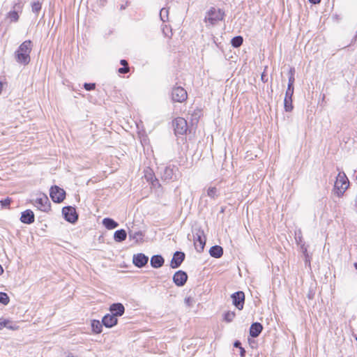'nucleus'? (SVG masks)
Here are the masks:
<instances>
[{
  "instance_id": "1",
  "label": "nucleus",
  "mask_w": 357,
  "mask_h": 357,
  "mask_svg": "<svg viewBox=\"0 0 357 357\" xmlns=\"http://www.w3.org/2000/svg\"><path fill=\"white\" fill-rule=\"evenodd\" d=\"M32 50L31 40L23 42L15 52L16 61L22 65H27L31 60L30 53Z\"/></svg>"
},
{
  "instance_id": "2",
  "label": "nucleus",
  "mask_w": 357,
  "mask_h": 357,
  "mask_svg": "<svg viewBox=\"0 0 357 357\" xmlns=\"http://www.w3.org/2000/svg\"><path fill=\"white\" fill-rule=\"evenodd\" d=\"M349 185V180L344 172H340L335 182V189L338 196L342 195Z\"/></svg>"
},
{
  "instance_id": "3",
  "label": "nucleus",
  "mask_w": 357,
  "mask_h": 357,
  "mask_svg": "<svg viewBox=\"0 0 357 357\" xmlns=\"http://www.w3.org/2000/svg\"><path fill=\"white\" fill-rule=\"evenodd\" d=\"M224 13L220 9L211 8L207 13L205 17L206 22H208L211 25H214L219 21L223 20Z\"/></svg>"
},
{
  "instance_id": "4",
  "label": "nucleus",
  "mask_w": 357,
  "mask_h": 357,
  "mask_svg": "<svg viewBox=\"0 0 357 357\" xmlns=\"http://www.w3.org/2000/svg\"><path fill=\"white\" fill-rule=\"evenodd\" d=\"M172 123L176 135H183L186 132L188 126L185 119L181 117L176 118Z\"/></svg>"
},
{
  "instance_id": "5",
  "label": "nucleus",
  "mask_w": 357,
  "mask_h": 357,
  "mask_svg": "<svg viewBox=\"0 0 357 357\" xmlns=\"http://www.w3.org/2000/svg\"><path fill=\"white\" fill-rule=\"evenodd\" d=\"M50 195L53 202L60 203L65 199L66 192L63 189L54 185L50 188Z\"/></svg>"
},
{
  "instance_id": "6",
  "label": "nucleus",
  "mask_w": 357,
  "mask_h": 357,
  "mask_svg": "<svg viewBox=\"0 0 357 357\" xmlns=\"http://www.w3.org/2000/svg\"><path fill=\"white\" fill-rule=\"evenodd\" d=\"M172 98L174 102H183L187 99L188 94L183 87L177 86L172 89Z\"/></svg>"
},
{
  "instance_id": "7",
  "label": "nucleus",
  "mask_w": 357,
  "mask_h": 357,
  "mask_svg": "<svg viewBox=\"0 0 357 357\" xmlns=\"http://www.w3.org/2000/svg\"><path fill=\"white\" fill-rule=\"evenodd\" d=\"M33 205L42 211H47L50 208L48 197L43 194L33 202Z\"/></svg>"
},
{
  "instance_id": "8",
  "label": "nucleus",
  "mask_w": 357,
  "mask_h": 357,
  "mask_svg": "<svg viewBox=\"0 0 357 357\" xmlns=\"http://www.w3.org/2000/svg\"><path fill=\"white\" fill-rule=\"evenodd\" d=\"M231 298L232 299L233 304L236 306L238 310H242L243 308L244 301H245V294L243 291H239L234 293Z\"/></svg>"
},
{
  "instance_id": "9",
  "label": "nucleus",
  "mask_w": 357,
  "mask_h": 357,
  "mask_svg": "<svg viewBox=\"0 0 357 357\" xmlns=\"http://www.w3.org/2000/svg\"><path fill=\"white\" fill-rule=\"evenodd\" d=\"M62 213L65 219L69 222H75L77 220L75 209L72 206H66L62 209Z\"/></svg>"
},
{
  "instance_id": "10",
  "label": "nucleus",
  "mask_w": 357,
  "mask_h": 357,
  "mask_svg": "<svg viewBox=\"0 0 357 357\" xmlns=\"http://www.w3.org/2000/svg\"><path fill=\"white\" fill-rule=\"evenodd\" d=\"M188 280V275L183 271H178L173 276V281L178 287L183 286Z\"/></svg>"
},
{
  "instance_id": "11",
  "label": "nucleus",
  "mask_w": 357,
  "mask_h": 357,
  "mask_svg": "<svg viewBox=\"0 0 357 357\" xmlns=\"http://www.w3.org/2000/svg\"><path fill=\"white\" fill-rule=\"evenodd\" d=\"M148 261L149 257L144 254L139 253L133 255L132 262L137 267L142 268L144 266Z\"/></svg>"
},
{
  "instance_id": "12",
  "label": "nucleus",
  "mask_w": 357,
  "mask_h": 357,
  "mask_svg": "<svg viewBox=\"0 0 357 357\" xmlns=\"http://www.w3.org/2000/svg\"><path fill=\"white\" fill-rule=\"evenodd\" d=\"M294 94V89H287L285 97L284 100V106L286 112H291L293 109L292 105V96Z\"/></svg>"
},
{
  "instance_id": "13",
  "label": "nucleus",
  "mask_w": 357,
  "mask_h": 357,
  "mask_svg": "<svg viewBox=\"0 0 357 357\" xmlns=\"http://www.w3.org/2000/svg\"><path fill=\"white\" fill-rule=\"evenodd\" d=\"M185 259V254L182 252H176L174 255V257L171 261V267L172 268H176L180 266L181 263Z\"/></svg>"
},
{
  "instance_id": "14",
  "label": "nucleus",
  "mask_w": 357,
  "mask_h": 357,
  "mask_svg": "<svg viewBox=\"0 0 357 357\" xmlns=\"http://www.w3.org/2000/svg\"><path fill=\"white\" fill-rule=\"evenodd\" d=\"M128 236L130 239L135 241V243L142 242L144 236V234L142 231L134 229L133 227L128 230Z\"/></svg>"
},
{
  "instance_id": "15",
  "label": "nucleus",
  "mask_w": 357,
  "mask_h": 357,
  "mask_svg": "<svg viewBox=\"0 0 357 357\" xmlns=\"http://www.w3.org/2000/svg\"><path fill=\"white\" fill-rule=\"evenodd\" d=\"M34 214L31 210H26L22 213L20 220L25 224H31L34 222Z\"/></svg>"
},
{
  "instance_id": "16",
  "label": "nucleus",
  "mask_w": 357,
  "mask_h": 357,
  "mask_svg": "<svg viewBox=\"0 0 357 357\" xmlns=\"http://www.w3.org/2000/svg\"><path fill=\"white\" fill-rule=\"evenodd\" d=\"M109 310L112 312V314L116 317L123 314L125 307L121 303H114L110 306Z\"/></svg>"
},
{
  "instance_id": "17",
  "label": "nucleus",
  "mask_w": 357,
  "mask_h": 357,
  "mask_svg": "<svg viewBox=\"0 0 357 357\" xmlns=\"http://www.w3.org/2000/svg\"><path fill=\"white\" fill-rule=\"evenodd\" d=\"M117 321L118 319L115 316L107 314L103 317L102 323L106 327L111 328L117 324Z\"/></svg>"
},
{
  "instance_id": "18",
  "label": "nucleus",
  "mask_w": 357,
  "mask_h": 357,
  "mask_svg": "<svg viewBox=\"0 0 357 357\" xmlns=\"http://www.w3.org/2000/svg\"><path fill=\"white\" fill-rule=\"evenodd\" d=\"M263 329V326L260 323L255 322L252 324L250 328V335L253 337H257L259 335L261 331Z\"/></svg>"
},
{
  "instance_id": "19",
  "label": "nucleus",
  "mask_w": 357,
  "mask_h": 357,
  "mask_svg": "<svg viewBox=\"0 0 357 357\" xmlns=\"http://www.w3.org/2000/svg\"><path fill=\"white\" fill-rule=\"evenodd\" d=\"M164 261V259L161 255H154L151 258V265L155 268L161 267Z\"/></svg>"
},
{
  "instance_id": "20",
  "label": "nucleus",
  "mask_w": 357,
  "mask_h": 357,
  "mask_svg": "<svg viewBox=\"0 0 357 357\" xmlns=\"http://www.w3.org/2000/svg\"><path fill=\"white\" fill-rule=\"evenodd\" d=\"M161 177L165 181H169L173 178L174 171L170 167H165L160 172Z\"/></svg>"
},
{
  "instance_id": "21",
  "label": "nucleus",
  "mask_w": 357,
  "mask_h": 357,
  "mask_svg": "<svg viewBox=\"0 0 357 357\" xmlns=\"http://www.w3.org/2000/svg\"><path fill=\"white\" fill-rule=\"evenodd\" d=\"M205 245V240L199 234H197V237L195 239V247L198 252H202Z\"/></svg>"
},
{
  "instance_id": "22",
  "label": "nucleus",
  "mask_w": 357,
  "mask_h": 357,
  "mask_svg": "<svg viewBox=\"0 0 357 357\" xmlns=\"http://www.w3.org/2000/svg\"><path fill=\"white\" fill-rule=\"evenodd\" d=\"M211 256L220 258L223 255V249L219 245L212 246L209 250Z\"/></svg>"
},
{
  "instance_id": "23",
  "label": "nucleus",
  "mask_w": 357,
  "mask_h": 357,
  "mask_svg": "<svg viewBox=\"0 0 357 357\" xmlns=\"http://www.w3.org/2000/svg\"><path fill=\"white\" fill-rule=\"evenodd\" d=\"M102 225L107 229H113L118 227V223L115 222L113 219L109 218H105L102 220Z\"/></svg>"
},
{
  "instance_id": "24",
  "label": "nucleus",
  "mask_w": 357,
  "mask_h": 357,
  "mask_svg": "<svg viewBox=\"0 0 357 357\" xmlns=\"http://www.w3.org/2000/svg\"><path fill=\"white\" fill-rule=\"evenodd\" d=\"M127 234L124 229L117 230L114 232V238L116 242H122L126 238Z\"/></svg>"
},
{
  "instance_id": "25",
  "label": "nucleus",
  "mask_w": 357,
  "mask_h": 357,
  "mask_svg": "<svg viewBox=\"0 0 357 357\" xmlns=\"http://www.w3.org/2000/svg\"><path fill=\"white\" fill-rule=\"evenodd\" d=\"M295 69L294 68H291L289 71V81H288V89H294V84L295 82Z\"/></svg>"
},
{
  "instance_id": "26",
  "label": "nucleus",
  "mask_w": 357,
  "mask_h": 357,
  "mask_svg": "<svg viewBox=\"0 0 357 357\" xmlns=\"http://www.w3.org/2000/svg\"><path fill=\"white\" fill-rule=\"evenodd\" d=\"M102 324L98 320H93L91 322V328L94 333H100L102 331Z\"/></svg>"
},
{
  "instance_id": "27",
  "label": "nucleus",
  "mask_w": 357,
  "mask_h": 357,
  "mask_svg": "<svg viewBox=\"0 0 357 357\" xmlns=\"http://www.w3.org/2000/svg\"><path fill=\"white\" fill-rule=\"evenodd\" d=\"M243 39L241 36L234 37L231 40V44L234 47H238L243 43Z\"/></svg>"
},
{
  "instance_id": "28",
  "label": "nucleus",
  "mask_w": 357,
  "mask_h": 357,
  "mask_svg": "<svg viewBox=\"0 0 357 357\" xmlns=\"http://www.w3.org/2000/svg\"><path fill=\"white\" fill-rule=\"evenodd\" d=\"M207 195L212 199H215L218 196V189L215 187H209L207 190Z\"/></svg>"
},
{
  "instance_id": "29",
  "label": "nucleus",
  "mask_w": 357,
  "mask_h": 357,
  "mask_svg": "<svg viewBox=\"0 0 357 357\" xmlns=\"http://www.w3.org/2000/svg\"><path fill=\"white\" fill-rule=\"evenodd\" d=\"M169 10L165 8H162L160 11V17L162 22L168 21Z\"/></svg>"
},
{
  "instance_id": "30",
  "label": "nucleus",
  "mask_w": 357,
  "mask_h": 357,
  "mask_svg": "<svg viewBox=\"0 0 357 357\" xmlns=\"http://www.w3.org/2000/svg\"><path fill=\"white\" fill-rule=\"evenodd\" d=\"M234 312L228 311L224 314V320L227 322H231L235 317Z\"/></svg>"
},
{
  "instance_id": "31",
  "label": "nucleus",
  "mask_w": 357,
  "mask_h": 357,
  "mask_svg": "<svg viewBox=\"0 0 357 357\" xmlns=\"http://www.w3.org/2000/svg\"><path fill=\"white\" fill-rule=\"evenodd\" d=\"M7 17L10 19V22H17L19 20V15L15 10L10 11L7 15Z\"/></svg>"
},
{
  "instance_id": "32",
  "label": "nucleus",
  "mask_w": 357,
  "mask_h": 357,
  "mask_svg": "<svg viewBox=\"0 0 357 357\" xmlns=\"http://www.w3.org/2000/svg\"><path fill=\"white\" fill-rule=\"evenodd\" d=\"M32 11L38 13L41 9V3L39 1H34L31 3Z\"/></svg>"
},
{
  "instance_id": "33",
  "label": "nucleus",
  "mask_w": 357,
  "mask_h": 357,
  "mask_svg": "<svg viewBox=\"0 0 357 357\" xmlns=\"http://www.w3.org/2000/svg\"><path fill=\"white\" fill-rule=\"evenodd\" d=\"M9 297L7 294L4 292H0V303L3 305H7L9 303Z\"/></svg>"
},
{
  "instance_id": "34",
  "label": "nucleus",
  "mask_w": 357,
  "mask_h": 357,
  "mask_svg": "<svg viewBox=\"0 0 357 357\" xmlns=\"http://www.w3.org/2000/svg\"><path fill=\"white\" fill-rule=\"evenodd\" d=\"M8 324H10V320L1 318L0 319V330L8 326Z\"/></svg>"
},
{
  "instance_id": "35",
  "label": "nucleus",
  "mask_w": 357,
  "mask_h": 357,
  "mask_svg": "<svg viewBox=\"0 0 357 357\" xmlns=\"http://www.w3.org/2000/svg\"><path fill=\"white\" fill-rule=\"evenodd\" d=\"M84 86L86 90L91 91L95 89L96 84L94 83H85Z\"/></svg>"
},
{
  "instance_id": "36",
  "label": "nucleus",
  "mask_w": 357,
  "mask_h": 357,
  "mask_svg": "<svg viewBox=\"0 0 357 357\" xmlns=\"http://www.w3.org/2000/svg\"><path fill=\"white\" fill-rule=\"evenodd\" d=\"M6 328L12 331H16L19 329V326H17L15 324H13L11 321L10 324H8V326H6Z\"/></svg>"
},
{
  "instance_id": "37",
  "label": "nucleus",
  "mask_w": 357,
  "mask_h": 357,
  "mask_svg": "<svg viewBox=\"0 0 357 357\" xmlns=\"http://www.w3.org/2000/svg\"><path fill=\"white\" fill-rule=\"evenodd\" d=\"M1 206L3 207H7L10 204V199L9 198L1 200Z\"/></svg>"
},
{
  "instance_id": "38",
  "label": "nucleus",
  "mask_w": 357,
  "mask_h": 357,
  "mask_svg": "<svg viewBox=\"0 0 357 357\" xmlns=\"http://www.w3.org/2000/svg\"><path fill=\"white\" fill-rule=\"evenodd\" d=\"M193 303H194V300H193L192 298L187 297V298H185V303L188 306H192L193 305Z\"/></svg>"
},
{
  "instance_id": "39",
  "label": "nucleus",
  "mask_w": 357,
  "mask_h": 357,
  "mask_svg": "<svg viewBox=\"0 0 357 357\" xmlns=\"http://www.w3.org/2000/svg\"><path fill=\"white\" fill-rule=\"evenodd\" d=\"M129 70H130L129 67H124L123 66V68H120L118 71H119V73H122L123 74V73H128Z\"/></svg>"
},
{
  "instance_id": "40",
  "label": "nucleus",
  "mask_w": 357,
  "mask_h": 357,
  "mask_svg": "<svg viewBox=\"0 0 357 357\" xmlns=\"http://www.w3.org/2000/svg\"><path fill=\"white\" fill-rule=\"evenodd\" d=\"M120 63H121L122 66H123L124 67H128V63L127 61H126V60H125V59H121V61H120Z\"/></svg>"
},
{
  "instance_id": "41",
  "label": "nucleus",
  "mask_w": 357,
  "mask_h": 357,
  "mask_svg": "<svg viewBox=\"0 0 357 357\" xmlns=\"http://www.w3.org/2000/svg\"><path fill=\"white\" fill-rule=\"evenodd\" d=\"M245 349L243 347H240V355L241 357L245 356Z\"/></svg>"
},
{
  "instance_id": "42",
  "label": "nucleus",
  "mask_w": 357,
  "mask_h": 357,
  "mask_svg": "<svg viewBox=\"0 0 357 357\" xmlns=\"http://www.w3.org/2000/svg\"><path fill=\"white\" fill-rule=\"evenodd\" d=\"M241 342H240L239 341H236V342H234V346L235 347H237V348H239V349H240V347H241Z\"/></svg>"
},
{
  "instance_id": "43",
  "label": "nucleus",
  "mask_w": 357,
  "mask_h": 357,
  "mask_svg": "<svg viewBox=\"0 0 357 357\" xmlns=\"http://www.w3.org/2000/svg\"><path fill=\"white\" fill-rule=\"evenodd\" d=\"M310 2L314 3V4H316V3H318L320 2L321 0H309Z\"/></svg>"
},
{
  "instance_id": "44",
  "label": "nucleus",
  "mask_w": 357,
  "mask_h": 357,
  "mask_svg": "<svg viewBox=\"0 0 357 357\" xmlns=\"http://www.w3.org/2000/svg\"><path fill=\"white\" fill-rule=\"evenodd\" d=\"M3 272V269L2 268V266L0 265V275L2 274Z\"/></svg>"
},
{
  "instance_id": "45",
  "label": "nucleus",
  "mask_w": 357,
  "mask_h": 357,
  "mask_svg": "<svg viewBox=\"0 0 357 357\" xmlns=\"http://www.w3.org/2000/svg\"><path fill=\"white\" fill-rule=\"evenodd\" d=\"M354 267H355V268H356V271H357V262L354 263Z\"/></svg>"
},
{
  "instance_id": "46",
  "label": "nucleus",
  "mask_w": 357,
  "mask_h": 357,
  "mask_svg": "<svg viewBox=\"0 0 357 357\" xmlns=\"http://www.w3.org/2000/svg\"><path fill=\"white\" fill-rule=\"evenodd\" d=\"M67 357H77V356H73V355H69Z\"/></svg>"
},
{
  "instance_id": "47",
  "label": "nucleus",
  "mask_w": 357,
  "mask_h": 357,
  "mask_svg": "<svg viewBox=\"0 0 357 357\" xmlns=\"http://www.w3.org/2000/svg\"><path fill=\"white\" fill-rule=\"evenodd\" d=\"M356 207L357 208V201L356 202V204H355Z\"/></svg>"
},
{
  "instance_id": "48",
  "label": "nucleus",
  "mask_w": 357,
  "mask_h": 357,
  "mask_svg": "<svg viewBox=\"0 0 357 357\" xmlns=\"http://www.w3.org/2000/svg\"><path fill=\"white\" fill-rule=\"evenodd\" d=\"M356 340L357 341V336L355 337Z\"/></svg>"
}]
</instances>
